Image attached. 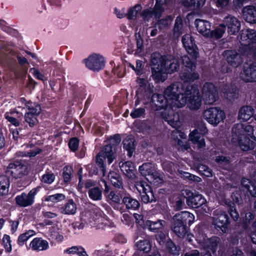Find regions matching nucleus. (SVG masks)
<instances>
[{"label":"nucleus","mask_w":256,"mask_h":256,"mask_svg":"<svg viewBox=\"0 0 256 256\" xmlns=\"http://www.w3.org/2000/svg\"><path fill=\"white\" fill-rule=\"evenodd\" d=\"M120 140L119 134L114 135L106 142V144L96 156V162L102 168L103 176H104L106 172L104 162L106 159L109 164L113 162L114 158V150L116 146L120 144Z\"/></svg>","instance_id":"obj_4"},{"label":"nucleus","mask_w":256,"mask_h":256,"mask_svg":"<svg viewBox=\"0 0 256 256\" xmlns=\"http://www.w3.org/2000/svg\"><path fill=\"white\" fill-rule=\"evenodd\" d=\"M108 180L116 188H122V180L120 176L116 172H110L108 176Z\"/></svg>","instance_id":"obj_39"},{"label":"nucleus","mask_w":256,"mask_h":256,"mask_svg":"<svg viewBox=\"0 0 256 256\" xmlns=\"http://www.w3.org/2000/svg\"><path fill=\"white\" fill-rule=\"evenodd\" d=\"M150 66L152 76L156 82H164L168 74L176 72L180 68L178 59L170 55L162 56L157 52L151 54Z\"/></svg>","instance_id":"obj_2"},{"label":"nucleus","mask_w":256,"mask_h":256,"mask_svg":"<svg viewBox=\"0 0 256 256\" xmlns=\"http://www.w3.org/2000/svg\"><path fill=\"white\" fill-rule=\"evenodd\" d=\"M166 224V222L162 220H158L156 222L148 220L145 222V226L150 230L157 232L162 230Z\"/></svg>","instance_id":"obj_36"},{"label":"nucleus","mask_w":256,"mask_h":256,"mask_svg":"<svg viewBox=\"0 0 256 256\" xmlns=\"http://www.w3.org/2000/svg\"><path fill=\"white\" fill-rule=\"evenodd\" d=\"M86 66L93 71H98L104 66V58L102 56L94 54L85 60Z\"/></svg>","instance_id":"obj_21"},{"label":"nucleus","mask_w":256,"mask_h":256,"mask_svg":"<svg viewBox=\"0 0 256 256\" xmlns=\"http://www.w3.org/2000/svg\"><path fill=\"white\" fill-rule=\"evenodd\" d=\"M66 196L62 194H56L52 195L46 196H44V200L46 202H50L54 203L60 202L64 200Z\"/></svg>","instance_id":"obj_46"},{"label":"nucleus","mask_w":256,"mask_h":256,"mask_svg":"<svg viewBox=\"0 0 256 256\" xmlns=\"http://www.w3.org/2000/svg\"><path fill=\"white\" fill-rule=\"evenodd\" d=\"M202 97L206 104H212L218 98L216 87L210 82H206L202 88Z\"/></svg>","instance_id":"obj_15"},{"label":"nucleus","mask_w":256,"mask_h":256,"mask_svg":"<svg viewBox=\"0 0 256 256\" xmlns=\"http://www.w3.org/2000/svg\"><path fill=\"white\" fill-rule=\"evenodd\" d=\"M28 112L24 114V120L30 126L32 127L38 123L37 116L40 113L41 108L38 104H28Z\"/></svg>","instance_id":"obj_18"},{"label":"nucleus","mask_w":256,"mask_h":256,"mask_svg":"<svg viewBox=\"0 0 256 256\" xmlns=\"http://www.w3.org/2000/svg\"><path fill=\"white\" fill-rule=\"evenodd\" d=\"M9 180L6 176H0V196L6 195L8 192Z\"/></svg>","instance_id":"obj_42"},{"label":"nucleus","mask_w":256,"mask_h":256,"mask_svg":"<svg viewBox=\"0 0 256 256\" xmlns=\"http://www.w3.org/2000/svg\"><path fill=\"white\" fill-rule=\"evenodd\" d=\"M28 250L38 252L48 250L49 248V244L47 240H43L41 238H34L26 246Z\"/></svg>","instance_id":"obj_27"},{"label":"nucleus","mask_w":256,"mask_h":256,"mask_svg":"<svg viewBox=\"0 0 256 256\" xmlns=\"http://www.w3.org/2000/svg\"><path fill=\"white\" fill-rule=\"evenodd\" d=\"M188 54L191 58L188 56H184L182 58V63L186 68L192 71L193 70L196 69V60L198 58V54L195 57L193 54Z\"/></svg>","instance_id":"obj_37"},{"label":"nucleus","mask_w":256,"mask_h":256,"mask_svg":"<svg viewBox=\"0 0 256 256\" xmlns=\"http://www.w3.org/2000/svg\"><path fill=\"white\" fill-rule=\"evenodd\" d=\"M151 102L152 109L154 111L158 110L166 107L162 114L165 112L166 110L170 108L169 102L164 94V96L158 94H153L151 98Z\"/></svg>","instance_id":"obj_22"},{"label":"nucleus","mask_w":256,"mask_h":256,"mask_svg":"<svg viewBox=\"0 0 256 256\" xmlns=\"http://www.w3.org/2000/svg\"><path fill=\"white\" fill-rule=\"evenodd\" d=\"M122 202L128 210H136L140 206L139 202L133 198L130 194L124 196L122 199Z\"/></svg>","instance_id":"obj_35"},{"label":"nucleus","mask_w":256,"mask_h":256,"mask_svg":"<svg viewBox=\"0 0 256 256\" xmlns=\"http://www.w3.org/2000/svg\"><path fill=\"white\" fill-rule=\"evenodd\" d=\"M182 22L181 18L177 17L174 26V34L176 36H179L182 34Z\"/></svg>","instance_id":"obj_54"},{"label":"nucleus","mask_w":256,"mask_h":256,"mask_svg":"<svg viewBox=\"0 0 256 256\" xmlns=\"http://www.w3.org/2000/svg\"><path fill=\"white\" fill-rule=\"evenodd\" d=\"M187 204L193 208H200L204 203L206 202V199L200 194H194L190 190L186 191Z\"/></svg>","instance_id":"obj_24"},{"label":"nucleus","mask_w":256,"mask_h":256,"mask_svg":"<svg viewBox=\"0 0 256 256\" xmlns=\"http://www.w3.org/2000/svg\"><path fill=\"white\" fill-rule=\"evenodd\" d=\"M172 21V18L171 16H168L166 18L162 19L158 22V27L160 30H164L171 24Z\"/></svg>","instance_id":"obj_52"},{"label":"nucleus","mask_w":256,"mask_h":256,"mask_svg":"<svg viewBox=\"0 0 256 256\" xmlns=\"http://www.w3.org/2000/svg\"><path fill=\"white\" fill-rule=\"evenodd\" d=\"M211 218L212 224L215 228H220L222 232H226L228 217L224 210L220 208L214 210Z\"/></svg>","instance_id":"obj_12"},{"label":"nucleus","mask_w":256,"mask_h":256,"mask_svg":"<svg viewBox=\"0 0 256 256\" xmlns=\"http://www.w3.org/2000/svg\"><path fill=\"white\" fill-rule=\"evenodd\" d=\"M182 42L188 54H193L195 57L199 54L198 47L190 34L184 35L182 38Z\"/></svg>","instance_id":"obj_25"},{"label":"nucleus","mask_w":256,"mask_h":256,"mask_svg":"<svg viewBox=\"0 0 256 256\" xmlns=\"http://www.w3.org/2000/svg\"><path fill=\"white\" fill-rule=\"evenodd\" d=\"M242 17L248 22L256 23V8L252 6L244 7L242 10Z\"/></svg>","instance_id":"obj_28"},{"label":"nucleus","mask_w":256,"mask_h":256,"mask_svg":"<svg viewBox=\"0 0 256 256\" xmlns=\"http://www.w3.org/2000/svg\"><path fill=\"white\" fill-rule=\"evenodd\" d=\"M242 185L244 190L248 192L252 197H256V187L248 179L243 178Z\"/></svg>","instance_id":"obj_40"},{"label":"nucleus","mask_w":256,"mask_h":256,"mask_svg":"<svg viewBox=\"0 0 256 256\" xmlns=\"http://www.w3.org/2000/svg\"><path fill=\"white\" fill-rule=\"evenodd\" d=\"M194 220L193 214L187 211L176 214L173 217L172 230L179 238H184L187 234L186 224H192Z\"/></svg>","instance_id":"obj_5"},{"label":"nucleus","mask_w":256,"mask_h":256,"mask_svg":"<svg viewBox=\"0 0 256 256\" xmlns=\"http://www.w3.org/2000/svg\"><path fill=\"white\" fill-rule=\"evenodd\" d=\"M198 169L202 174L206 176L210 177L212 176V170L206 165L200 164L198 166Z\"/></svg>","instance_id":"obj_58"},{"label":"nucleus","mask_w":256,"mask_h":256,"mask_svg":"<svg viewBox=\"0 0 256 256\" xmlns=\"http://www.w3.org/2000/svg\"><path fill=\"white\" fill-rule=\"evenodd\" d=\"M254 218V215L250 212L246 214L245 218L243 220V224L245 228H248L251 224L252 225L254 222H253Z\"/></svg>","instance_id":"obj_56"},{"label":"nucleus","mask_w":256,"mask_h":256,"mask_svg":"<svg viewBox=\"0 0 256 256\" xmlns=\"http://www.w3.org/2000/svg\"><path fill=\"white\" fill-rule=\"evenodd\" d=\"M26 147L27 148L30 147V149L24 152H17L18 156L22 157L26 156L29 158L34 157L35 156L36 154H38L41 151L39 148L35 147L32 144L30 145H26Z\"/></svg>","instance_id":"obj_38"},{"label":"nucleus","mask_w":256,"mask_h":256,"mask_svg":"<svg viewBox=\"0 0 256 256\" xmlns=\"http://www.w3.org/2000/svg\"><path fill=\"white\" fill-rule=\"evenodd\" d=\"M166 247L168 252L174 255L178 254V249L170 240L166 242Z\"/></svg>","instance_id":"obj_62"},{"label":"nucleus","mask_w":256,"mask_h":256,"mask_svg":"<svg viewBox=\"0 0 256 256\" xmlns=\"http://www.w3.org/2000/svg\"><path fill=\"white\" fill-rule=\"evenodd\" d=\"M136 246L138 250L144 252H149L152 248V245L147 240H140L136 243Z\"/></svg>","instance_id":"obj_44"},{"label":"nucleus","mask_w":256,"mask_h":256,"mask_svg":"<svg viewBox=\"0 0 256 256\" xmlns=\"http://www.w3.org/2000/svg\"><path fill=\"white\" fill-rule=\"evenodd\" d=\"M252 59L253 64L244 66L243 71L240 74V78L245 82H256V65L254 64L256 60H254L252 56H248Z\"/></svg>","instance_id":"obj_20"},{"label":"nucleus","mask_w":256,"mask_h":256,"mask_svg":"<svg viewBox=\"0 0 256 256\" xmlns=\"http://www.w3.org/2000/svg\"><path fill=\"white\" fill-rule=\"evenodd\" d=\"M120 167L123 173L128 178H132L134 177V166L132 162H120Z\"/></svg>","instance_id":"obj_33"},{"label":"nucleus","mask_w":256,"mask_h":256,"mask_svg":"<svg viewBox=\"0 0 256 256\" xmlns=\"http://www.w3.org/2000/svg\"><path fill=\"white\" fill-rule=\"evenodd\" d=\"M140 9L141 6L140 5H136L134 7L130 8L126 14L127 18L129 20L135 19Z\"/></svg>","instance_id":"obj_53"},{"label":"nucleus","mask_w":256,"mask_h":256,"mask_svg":"<svg viewBox=\"0 0 256 256\" xmlns=\"http://www.w3.org/2000/svg\"><path fill=\"white\" fill-rule=\"evenodd\" d=\"M88 194L90 198L94 200H100L102 198V191L97 187L90 189L88 191Z\"/></svg>","instance_id":"obj_47"},{"label":"nucleus","mask_w":256,"mask_h":256,"mask_svg":"<svg viewBox=\"0 0 256 256\" xmlns=\"http://www.w3.org/2000/svg\"><path fill=\"white\" fill-rule=\"evenodd\" d=\"M199 74L195 72V69L192 71H184L180 74V77L182 80L184 82L183 84L186 82H193L195 80L199 78ZM186 84H188L186 83Z\"/></svg>","instance_id":"obj_34"},{"label":"nucleus","mask_w":256,"mask_h":256,"mask_svg":"<svg viewBox=\"0 0 256 256\" xmlns=\"http://www.w3.org/2000/svg\"><path fill=\"white\" fill-rule=\"evenodd\" d=\"M254 128L248 124H237L232 128V142L234 145L238 146L244 151H248L252 149L254 142L250 140L251 138L256 140L254 135Z\"/></svg>","instance_id":"obj_3"},{"label":"nucleus","mask_w":256,"mask_h":256,"mask_svg":"<svg viewBox=\"0 0 256 256\" xmlns=\"http://www.w3.org/2000/svg\"><path fill=\"white\" fill-rule=\"evenodd\" d=\"M202 117L209 124L216 126L225 118L226 116L220 108L212 107L204 110Z\"/></svg>","instance_id":"obj_10"},{"label":"nucleus","mask_w":256,"mask_h":256,"mask_svg":"<svg viewBox=\"0 0 256 256\" xmlns=\"http://www.w3.org/2000/svg\"><path fill=\"white\" fill-rule=\"evenodd\" d=\"M172 0H156L154 7L152 9H145L140 15L144 21H149L154 16L156 18L160 16L164 10V5L172 3Z\"/></svg>","instance_id":"obj_8"},{"label":"nucleus","mask_w":256,"mask_h":256,"mask_svg":"<svg viewBox=\"0 0 256 256\" xmlns=\"http://www.w3.org/2000/svg\"><path fill=\"white\" fill-rule=\"evenodd\" d=\"M196 239L204 248L210 250L213 254L216 252L218 244L220 240V238L217 236L208 238L202 232H198L196 234Z\"/></svg>","instance_id":"obj_11"},{"label":"nucleus","mask_w":256,"mask_h":256,"mask_svg":"<svg viewBox=\"0 0 256 256\" xmlns=\"http://www.w3.org/2000/svg\"><path fill=\"white\" fill-rule=\"evenodd\" d=\"M186 134L177 129L174 130L172 132V138L175 141L177 144L178 146L182 148V150H188L189 148V146L187 144H185L182 141V139H186Z\"/></svg>","instance_id":"obj_29"},{"label":"nucleus","mask_w":256,"mask_h":256,"mask_svg":"<svg viewBox=\"0 0 256 256\" xmlns=\"http://www.w3.org/2000/svg\"><path fill=\"white\" fill-rule=\"evenodd\" d=\"M228 212L232 218L235 221L239 218V214L237 212L234 204H232L229 206Z\"/></svg>","instance_id":"obj_61"},{"label":"nucleus","mask_w":256,"mask_h":256,"mask_svg":"<svg viewBox=\"0 0 256 256\" xmlns=\"http://www.w3.org/2000/svg\"><path fill=\"white\" fill-rule=\"evenodd\" d=\"M240 42L242 45L246 46V56H252L254 60H256V48L249 46L250 44L256 42V31L252 29L242 30Z\"/></svg>","instance_id":"obj_6"},{"label":"nucleus","mask_w":256,"mask_h":256,"mask_svg":"<svg viewBox=\"0 0 256 256\" xmlns=\"http://www.w3.org/2000/svg\"><path fill=\"white\" fill-rule=\"evenodd\" d=\"M79 140L76 138H73L70 139L68 142V146L70 150L74 152H76L78 147Z\"/></svg>","instance_id":"obj_63"},{"label":"nucleus","mask_w":256,"mask_h":256,"mask_svg":"<svg viewBox=\"0 0 256 256\" xmlns=\"http://www.w3.org/2000/svg\"><path fill=\"white\" fill-rule=\"evenodd\" d=\"M73 176V169L72 166L66 165L62 170V178L65 183H70Z\"/></svg>","instance_id":"obj_45"},{"label":"nucleus","mask_w":256,"mask_h":256,"mask_svg":"<svg viewBox=\"0 0 256 256\" xmlns=\"http://www.w3.org/2000/svg\"><path fill=\"white\" fill-rule=\"evenodd\" d=\"M222 55L227 62L234 68L238 67L242 62V55L236 50H226Z\"/></svg>","instance_id":"obj_23"},{"label":"nucleus","mask_w":256,"mask_h":256,"mask_svg":"<svg viewBox=\"0 0 256 256\" xmlns=\"http://www.w3.org/2000/svg\"><path fill=\"white\" fill-rule=\"evenodd\" d=\"M194 24L198 31L204 36L208 38L210 34V24L207 20L201 19H196Z\"/></svg>","instance_id":"obj_30"},{"label":"nucleus","mask_w":256,"mask_h":256,"mask_svg":"<svg viewBox=\"0 0 256 256\" xmlns=\"http://www.w3.org/2000/svg\"><path fill=\"white\" fill-rule=\"evenodd\" d=\"M208 129L204 124H202L198 129L194 130L189 136V139L192 142L196 145L198 148L205 146V141L200 134H205L208 132Z\"/></svg>","instance_id":"obj_16"},{"label":"nucleus","mask_w":256,"mask_h":256,"mask_svg":"<svg viewBox=\"0 0 256 256\" xmlns=\"http://www.w3.org/2000/svg\"><path fill=\"white\" fill-rule=\"evenodd\" d=\"M222 92L226 94L228 96L234 97L238 94V88L233 86L225 85L222 90Z\"/></svg>","instance_id":"obj_49"},{"label":"nucleus","mask_w":256,"mask_h":256,"mask_svg":"<svg viewBox=\"0 0 256 256\" xmlns=\"http://www.w3.org/2000/svg\"><path fill=\"white\" fill-rule=\"evenodd\" d=\"M136 40V48L135 50V54L140 55L144 50V42L140 32H137L135 34Z\"/></svg>","instance_id":"obj_48"},{"label":"nucleus","mask_w":256,"mask_h":256,"mask_svg":"<svg viewBox=\"0 0 256 256\" xmlns=\"http://www.w3.org/2000/svg\"><path fill=\"white\" fill-rule=\"evenodd\" d=\"M188 86V84L177 82L168 86L164 91V94L170 104V108L166 110L162 116L174 128H179L182 125L179 114L176 112V108L186 106L184 95Z\"/></svg>","instance_id":"obj_1"},{"label":"nucleus","mask_w":256,"mask_h":256,"mask_svg":"<svg viewBox=\"0 0 256 256\" xmlns=\"http://www.w3.org/2000/svg\"><path fill=\"white\" fill-rule=\"evenodd\" d=\"M224 28H227L228 34L236 35L240 30L241 23L240 20L234 16L228 14L224 17L222 23Z\"/></svg>","instance_id":"obj_17"},{"label":"nucleus","mask_w":256,"mask_h":256,"mask_svg":"<svg viewBox=\"0 0 256 256\" xmlns=\"http://www.w3.org/2000/svg\"><path fill=\"white\" fill-rule=\"evenodd\" d=\"M184 96L186 99L187 107L191 110H197L202 105V98L199 90L196 86L189 85Z\"/></svg>","instance_id":"obj_7"},{"label":"nucleus","mask_w":256,"mask_h":256,"mask_svg":"<svg viewBox=\"0 0 256 256\" xmlns=\"http://www.w3.org/2000/svg\"><path fill=\"white\" fill-rule=\"evenodd\" d=\"M136 188L140 194L142 200L144 203L152 202L154 194L150 186L146 182L140 181L137 182Z\"/></svg>","instance_id":"obj_19"},{"label":"nucleus","mask_w":256,"mask_h":256,"mask_svg":"<svg viewBox=\"0 0 256 256\" xmlns=\"http://www.w3.org/2000/svg\"><path fill=\"white\" fill-rule=\"evenodd\" d=\"M55 180V176L52 172H46L42 178V182L47 184H51Z\"/></svg>","instance_id":"obj_57"},{"label":"nucleus","mask_w":256,"mask_h":256,"mask_svg":"<svg viewBox=\"0 0 256 256\" xmlns=\"http://www.w3.org/2000/svg\"><path fill=\"white\" fill-rule=\"evenodd\" d=\"M5 172L7 175L17 179L27 174L28 168L20 162L16 160L10 162L7 166Z\"/></svg>","instance_id":"obj_13"},{"label":"nucleus","mask_w":256,"mask_h":256,"mask_svg":"<svg viewBox=\"0 0 256 256\" xmlns=\"http://www.w3.org/2000/svg\"><path fill=\"white\" fill-rule=\"evenodd\" d=\"M2 242L6 250L10 252L12 250V245L10 236L8 235L4 234L2 238Z\"/></svg>","instance_id":"obj_64"},{"label":"nucleus","mask_w":256,"mask_h":256,"mask_svg":"<svg viewBox=\"0 0 256 256\" xmlns=\"http://www.w3.org/2000/svg\"><path fill=\"white\" fill-rule=\"evenodd\" d=\"M254 110L250 106H244L240 108L238 114L239 120L244 122H246L252 116H254Z\"/></svg>","instance_id":"obj_32"},{"label":"nucleus","mask_w":256,"mask_h":256,"mask_svg":"<svg viewBox=\"0 0 256 256\" xmlns=\"http://www.w3.org/2000/svg\"><path fill=\"white\" fill-rule=\"evenodd\" d=\"M124 148L130 152L134 149V140L132 138L130 137L126 138L123 140Z\"/></svg>","instance_id":"obj_55"},{"label":"nucleus","mask_w":256,"mask_h":256,"mask_svg":"<svg viewBox=\"0 0 256 256\" xmlns=\"http://www.w3.org/2000/svg\"><path fill=\"white\" fill-rule=\"evenodd\" d=\"M84 224L82 222H76L69 225V228L74 234H76L78 230H82L84 228Z\"/></svg>","instance_id":"obj_59"},{"label":"nucleus","mask_w":256,"mask_h":256,"mask_svg":"<svg viewBox=\"0 0 256 256\" xmlns=\"http://www.w3.org/2000/svg\"><path fill=\"white\" fill-rule=\"evenodd\" d=\"M216 161L222 168L228 170L230 168V160L226 157L224 156H218L216 158Z\"/></svg>","instance_id":"obj_50"},{"label":"nucleus","mask_w":256,"mask_h":256,"mask_svg":"<svg viewBox=\"0 0 256 256\" xmlns=\"http://www.w3.org/2000/svg\"><path fill=\"white\" fill-rule=\"evenodd\" d=\"M40 187H36L31 190L28 193L24 192L17 195L14 198L16 205L20 207L26 208L33 204L35 196L40 190Z\"/></svg>","instance_id":"obj_14"},{"label":"nucleus","mask_w":256,"mask_h":256,"mask_svg":"<svg viewBox=\"0 0 256 256\" xmlns=\"http://www.w3.org/2000/svg\"><path fill=\"white\" fill-rule=\"evenodd\" d=\"M226 28L223 24H220L214 30H210V34L208 38L219 39L221 38L225 32Z\"/></svg>","instance_id":"obj_41"},{"label":"nucleus","mask_w":256,"mask_h":256,"mask_svg":"<svg viewBox=\"0 0 256 256\" xmlns=\"http://www.w3.org/2000/svg\"><path fill=\"white\" fill-rule=\"evenodd\" d=\"M59 210L62 214L74 215L77 212V205L72 199H70L59 208Z\"/></svg>","instance_id":"obj_31"},{"label":"nucleus","mask_w":256,"mask_h":256,"mask_svg":"<svg viewBox=\"0 0 256 256\" xmlns=\"http://www.w3.org/2000/svg\"><path fill=\"white\" fill-rule=\"evenodd\" d=\"M139 171L141 174L146 177L150 183L156 184L161 182L162 180L159 174L156 170L154 164L152 162L144 163L140 166Z\"/></svg>","instance_id":"obj_9"},{"label":"nucleus","mask_w":256,"mask_h":256,"mask_svg":"<svg viewBox=\"0 0 256 256\" xmlns=\"http://www.w3.org/2000/svg\"><path fill=\"white\" fill-rule=\"evenodd\" d=\"M146 114V109L144 108H134L132 109L130 114V116L132 118L144 117Z\"/></svg>","instance_id":"obj_51"},{"label":"nucleus","mask_w":256,"mask_h":256,"mask_svg":"<svg viewBox=\"0 0 256 256\" xmlns=\"http://www.w3.org/2000/svg\"><path fill=\"white\" fill-rule=\"evenodd\" d=\"M36 232L34 230H30L20 234L18 238L17 242L20 246H22L30 238L34 236Z\"/></svg>","instance_id":"obj_43"},{"label":"nucleus","mask_w":256,"mask_h":256,"mask_svg":"<svg viewBox=\"0 0 256 256\" xmlns=\"http://www.w3.org/2000/svg\"><path fill=\"white\" fill-rule=\"evenodd\" d=\"M81 252H82V248L78 246H72L64 250L65 252L74 254V256H78Z\"/></svg>","instance_id":"obj_60"},{"label":"nucleus","mask_w":256,"mask_h":256,"mask_svg":"<svg viewBox=\"0 0 256 256\" xmlns=\"http://www.w3.org/2000/svg\"><path fill=\"white\" fill-rule=\"evenodd\" d=\"M102 181L104 182L105 186L104 192L106 198V200L112 206L120 204L122 196L120 192L114 190L110 191L109 188L104 180H102Z\"/></svg>","instance_id":"obj_26"}]
</instances>
